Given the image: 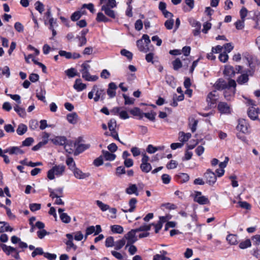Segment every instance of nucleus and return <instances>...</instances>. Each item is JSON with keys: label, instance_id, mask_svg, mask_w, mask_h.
I'll return each instance as SVG.
<instances>
[{"label": "nucleus", "instance_id": "f257e3e1", "mask_svg": "<svg viewBox=\"0 0 260 260\" xmlns=\"http://www.w3.org/2000/svg\"><path fill=\"white\" fill-rule=\"evenodd\" d=\"M67 240L64 241L67 248V251H70L73 249L74 251L76 250L77 246L73 243V239H74L76 241H81L83 238V235L81 231H78L74 234H67L66 235Z\"/></svg>", "mask_w": 260, "mask_h": 260}, {"label": "nucleus", "instance_id": "f03ea898", "mask_svg": "<svg viewBox=\"0 0 260 260\" xmlns=\"http://www.w3.org/2000/svg\"><path fill=\"white\" fill-rule=\"evenodd\" d=\"M66 167L63 165H55L52 169L49 170L47 173V177L50 180H53L55 178L54 175L60 176L64 172Z\"/></svg>", "mask_w": 260, "mask_h": 260}, {"label": "nucleus", "instance_id": "7ed1b4c3", "mask_svg": "<svg viewBox=\"0 0 260 260\" xmlns=\"http://www.w3.org/2000/svg\"><path fill=\"white\" fill-rule=\"evenodd\" d=\"M150 43V40L149 37L147 35H143L142 39L137 41V46L140 51L146 53L149 50L148 45Z\"/></svg>", "mask_w": 260, "mask_h": 260}, {"label": "nucleus", "instance_id": "20e7f679", "mask_svg": "<svg viewBox=\"0 0 260 260\" xmlns=\"http://www.w3.org/2000/svg\"><path fill=\"white\" fill-rule=\"evenodd\" d=\"M215 87L218 90L226 89L229 87H233L235 88L236 87V83L234 80L230 79L228 83L222 79H218L215 83Z\"/></svg>", "mask_w": 260, "mask_h": 260}, {"label": "nucleus", "instance_id": "39448f33", "mask_svg": "<svg viewBox=\"0 0 260 260\" xmlns=\"http://www.w3.org/2000/svg\"><path fill=\"white\" fill-rule=\"evenodd\" d=\"M82 69L80 72L82 73V78L88 81H95L98 79L97 76H91L89 73L90 66L86 63H83L81 65Z\"/></svg>", "mask_w": 260, "mask_h": 260}, {"label": "nucleus", "instance_id": "423d86ee", "mask_svg": "<svg viewBox=\"0 0 260 260\" xmlns=\"http://www.w3.org/2000/svg\"><path fill=\"white\" fill-rule=\"evenodd\" d=\"M137 232L136 229L132 230L128 232L126 235H125L124 238L125 240H127V244L125 248H127L129 245L135 243L138 239L136 236V234Z\"/></svg>", "mask_w": 260, "mask_h": 260}, {"label": "nucleus", "instance_id": "0eeeda50", "mask_svg": "<svg viewBox=\"0 0 260 260\" xmlns=\"http://www.w3.org/2000/svg\"><path fill=\"white\" fill-rule=\"evenodd\" d=\"M204 177L206 182L210 185H213L216 181L217 176L210 169H208L204 174Z\"/></svg>", "mask_w": 260, "mask_h": 260}, {"label": "nucleus", "instance_id": "6e6552de", "mask_svg": "<svg viewBox=\"0 0 260 260\" xmlns=\"http://www.w3.org/2000/svg\"><path fill=\"white\" fill-rule=\"evenodd\" d=\"M249 125L244 119H240L238 120V125L237 126V130L241 132L244 134H248Z\"/></svg>", "mask_w": 260, "mask_h": 260}, {"label": "nucleus", "instance_id": "1a4fd4ad", "mask_svg": "<svg viewBox=\"0 0 260 260\" xmlns=\"http://www.w3.org/2000/svg\"><path fill=\"white\" fill-rule=\"evenodd\" d=\"M93 89L95 95L93 98L94 102H97L100 99L102 100H104V96L105 94L104 90L99 88L97 85L93 86Z\"/></svg>", "mask_w": 260, "mask_h": 260}, {"label": "nucleus", "instance_id": "9d476101", "mask_svg": "<svg viewBox=\"0 0 260 260\" xmlns=\"http://www.w3.org/2000/svg\"><path fill=\"white\" fill-rule=\"evenodd\" d=\"M217 108L219 111L222 114H230L231 112L230 106L225 102H219Z\"/></svg>", "mask_w": 260, "mask_h": 260}, {"label": "nucleus", "instance_id": "9b49d317", "mask_svg": "<svg viewBox=\"0 0 260 260\" xmlns=\"http://www.w3.org/2000/svg\"><path fill=\"white\" fill-rule=\"evenodd\" d=\"M73 171L75 177L78 179H84L90 176L89 173H84L82 172L81 170L76 167L73 169Z\"/></svg>", "mask_w": 260, "mask_h": 260}, {"label": "nucleus", "instance_id": "f8f14e48", "mask_svg": "<svg viewBox=\"0 0 260 260\" xmlns=\"http://www.w3.org/2000/svg\"><path fill=\"white\" fill-rule=\"evenodd\" d=\"M194 200V201L201 205H205L209 203L208 199L205 196H201V192H197Z\"/></svg>", "mask_w": 260, "mask_h": 260}, {"label": "nucleus", "instance_id": "ddd939ff", "mask_svg": "<svg viewBox=\"0 0 260 260\" xmlns=\"http://www.w3.org/2000/svg\"><path fill=\"white\" fill-rule=\"evenodd\" d=\"M4 153H8L10 155H17L24 153V151L16 146H13L8 148L4 150Z\"/></svg>", "mask_w": 260, "mask_h": 260}, {"label": "nucleus", "instance_id": "4468645a", "mask_svg": "<svg viewBox=\"0 0 260 260\" xmlns=\"http://www.w3.org/2000/svg\"><path fill=\"white\" fill-rule=\"evenodd\" d=\"M185 5H182V10L184 12H190L194 7V0H184Z\"/></svg>", "mask_w": 260, "mask_h": 260}, {"label": "nucleus", "instance_id": "2eb2a0df", "mask_svg": "<svg viewBox=\"0 0 260 260\" xmlns=\"http://www.w3.org/2000/svg\"><path fill=\"white\" fill-rule=\"evenodd\" d=\"M137 202L138 201L136 198H133L131 199L128 202L129 208L128 209H122V211L124 213L134 212L136 209Z\"/></svg>", "mask_w": 260, "mask_h": 260}, {"label": "nucleus", "instance_id": "dca6fc26", "mask_svg": "<svg viewBox=\"0 0 260 260\" xmlns=\"http://www.w3.org/2000/svg\"><path fill=\"white\" fill-rule=\"evenodd\" d=\"M191 25L194 27L193 30V34L194 36L199 35L200 33V29L201 27V23L197 20H193L190 22Z\"/></svg>", "mask_w": 260, "mask_h": 260}, {"label": "nucleus", "instance_id": "f3484780", "mask_svg": "<svg viewBox=\"0 0 260 260\" xmlns=\"http://www.w3.org/2000/svg\"><path fill=\"white\" fill-rule=\"evenodd\" d=\"M217 100V97L216 95V91H213L208 94L206 100L208 105L211 106L216 103Z\"/></svg>", "mask_w": 260, "mask_h": 260}, {"label": "nucleus", "instance_id": "a211bd4d", "mask_svg": "<svg viewBox=\"0 0 260 260\" xmlns=\"http://www.w3.org/2000/svg\"><path fill=\"white\" fill-rule=\"evenodd\" d=\"M117 89V86L113 82L110 83L108 85L107 89V94L110 98H112L116 95L115 90Z\"/></svg>", "mask_w": 260, "mask_h": 260}, {"label": "nucleus", "instance_id": "6ab92c4d", "mask_svg": "<svg viewBox=\"0 0 260 260\" xmlns=\"http://www.w3.org/2000/svg\"><path fill=\"white\" fill-rule=\"evenodd\" d=\"M50 140L55 145H63L66 143L67 140L64 136H57Z\"/></svg>", "mask_w": 260, "mask_h": 260}, {"label": "nucleus", "instance_id": "aec40b11", "mask_svg": "<svg viewBox=\"0 0 260 260\" xmlns=\"http://www.w3.org/2000/svg\"><path fill=\"white\" fill-rule=\"evenodd\" d=\"M258 109L254 107H250L247 112L249 117L252 120H255L258 118Z\"/></svg>", "mask_w": 260, "mask_h": 260}, {"label": "nucleus", "instance_id": "412c9836", "mask_svg": "<svg viewBox=\"0 0 260 260\" xmlns=\"http://www.w3.org/2000/svg\"><path fill=\"white\" fill-rule=\"evenodd\" d=\"M67 119L69 123L75 124L78 122V116L76 112H73L67 115Z\"/></svg>", "mask_w": 260, "mask_h": 260}, {"label": "nucleus", "instance_id": "4be33fe9", "mask_svg": "<svg viewBox=\"0 0 260 260\" xmlns=\"http://www.w3.org/2000/svg\"><path fill=\"white\" fill-rule=\"evenodd\" d=\"M235 92V88L229 87L225 89L224 91V96L226 100H231L232 97L234 96Z\"/></svg>", "mask_w": 260, "mask_h": 260}, {"label": "nucleus", "instance_id": "5701e85b", "mask_svg": "<svg viewBox=\"0 0 260 260\" xmlns=\"http://www.w3.org/2000/svg\"><path fill=\"white\" fill-rule=\"evenodd\" d=\"M86 85L85 84L81 82L80 79H77L76 80L75 84L74 85V88L78 91H80L85 89Z\"/></svg>", "mask_w": 260, "mask_h": 260}, {"label": "nucleus", "instance_id": "b1692460", "mask_svg": "<svg viewBox=\"0 0 260 260\" xmlns=\"http://www.w3.org/2000/svg\"><path fill=\"white\" fill-rule=\"evenodd\" d=\"M125 192L128 194H135L137 196L139 195L138 188L136 184H130L126 189Z\"/></svg>", "mask_w": 260, "mask_h": 260}, {"label": "nucleus", "instance_id": "393cba45", "mask_svg": "<svg viewBox=\"0 0 260 260\" xmlns=\"http://www.w3.org/2000/svg\"><path fill=\"white\" fill-rule=\"evenodd\" d=\"M111 9L108 8L107 6H102L101 8L102 11H104L106 15L112 18H115L116 17L115 11Z\"/></svg>", "mask_w": 260, "mask_h": 260}, {"label": "nucleus", "instance_id": "a878e982", "mask_svg": "<svg viewBox=\"0 0 260 260\" xmlns=\"http://www.w3.org/2000/svg\"><path fill=\"white\" fill-rule=\"evenodd\" d=\"M102 155L103 156V157H104L106 160H114L116 158L115 154L112 153V152L110 153L109 151L106 150L102 151Z\"/></svg>", "mask_w": 260, "mask_h": 260}, {"label": "nucleus", "instance_id": "bb28decb", "mask_svg": "<svg viewBox=\"0 0 260 260\" xmlns=\"http://www.w3.org/2000/svg\"><path fill=\"white\" fill-rule=\"evenodd\" d=\"M188 125L192 133H194L197 129V126L198 123V120L195 119L193 117H189L188 119Z\"/></svg>", "mask_w": 260, "mask_h": 260}, {"label": "nucleus", "instance_id": "cd10ccee", "mask_svg": "<svg viewBox=\"0 0 260 260\" xmlns=\"http://www.w3.org/2000/svg\"><path fill=\"white\" fill-rule=\"evenodd\" d=\"M176 180L180 183H184L188 181L189 177L186 173H180L175 176Z\"/></svg>", "mask_w": 260, "mask_h": 260}, {"label": "nucleus", "instance_id": "c85d7f7f", "mask_svg": "<svg viewBox=\"0 0 260 260\" xmlns=\"http://www.w3.org/2000/svg\"><path fill=\"white\" fill-rule=\"evenodd\" d=\"M64 145V149L67 152L71 154L74 151V148L75 147V144L72 141H67Z\"/></svg>", "mask_w": 260, "mask_h": 260}, {"label": "nucleus", "instance_id": "c756f323", "mask_svg": "<svg viewBox=\"0 0 260 260\" xmlns=\"http://www.w3.org/2000/svg\"><path fill=\"white\" fill-rule=\"evenodd\" d=\"M179 135V141L182 142H185L187 141L191 137V134L189 133L185 134L183 132H180Z\"/></svg>", "mask_w": 260, "mask_h": 260}, {"label": "nucleus", "instance_id": "7c9ffc66", "mask_svg": "<svg viewBox=\"0 0 260 260\" xmlns=\"http://www.w3.org/2000/svg\"><path fill=\"white\" fill-rule=\"evenodd\" d=\"M2 248L3 250L7 254V255H10L12 254V253L14 251H16V249L11 247L10 246H7L5 244H3L2 246Z\"/></svg>", "mask_w": 260, "mask_h": 260}, {"label": "nucleus", "instance_id": "2f4dec72", "mask_svg": "<svg viewBox=\"0 0 260 260\" xmlns=\"http://www.w3.org/2000/svg\"><path fill=\"white\" fill-rule=\"evenodd\" d=\"M249 80L247 73L243 74L237 79V82L240 84H243L248 82Z\"/></svg>", "mask_w": 260, "mask_h": 260}, {"label": "nucleus", "instance_id": "473e14b6", "mask_svg": "<svg viewBox=\"0 0 260 260\" xmlns=\"http://www.w3.org/2000/svg\"><path fill=\"white\" fill-rule=\"evenodd\" d=\"M140 169L143 172L148 173L152 169V167L150 163H141Z\"/></svg>", "mask_w": 260, "mask_h": 260}, {"label": "nucleus", "instance_id": "72a5a7b5", "mask_svg": "<svg viewBox=\"0 0 260 260\" xmlns=\"http://www.w3.org/2000/svg\"><path fill=\"white\" fill-rule=\"evenodd\" d=\"M226 240L232 245H236L238 243L237 236L235 235H229L226 237Z\"/></svg>", "mask_w": 260, "mask_h": 260}, {"label": "nucleus", "instance_id": "f704fd0d", "mask_svg": "<svg viewBox=\"0 0 260 260\" xmlns=\"http://www.w3.org/2000/svg\"><path fill=\"white\" fill-rule=\"evenodd\" d=\"M111 231L114 233L122 234L123 228L119 225H113L111 226Z\"/></svg>", "mask_w": 260, "mask_h": 260}, {"label": "nucleus", "instance_id": "c9c22d12", "mask_svg": "<svg viewBox=\"0 0 260 260\" xmlns=\"http://www.w3.org/2000/svg\"><path fill=\"white\" fill-rule=\"evenodd\" d=\"M14 110L18 113V114L21 117H24L26 116V112L24 108L19 107L18 105H16L14 107Z\"/></svg>", "mask_w": 260, "mask_h": 260}, {"label": "nucleus", "instance_id": "e433bc0d", "mask_svg": "<svg viewBox=\"0 0 260 260\" xmlns=\"http://www.w3.org/2000/svg\"><path fill=\"white\" fill-rule=\"evenodd\" d=\"M27 129V126L25 124H20L18 125L16 132L19 135H22L26 133Z\"/></svg>", "mask_w": 260, "mask_h": 260}, {"label": "nucleus", "instance_id": "4c0bfd02", "mask_svg": "<svg viewBox=\"0 0 260 260\" xmlns=\"http://www.w3.org/2000/svg\"><path fill=\"white\" fill-rule=\"evenodd\" d=\"M96 20L98 22H107L110 19L106 17L102 12H99L97 14Z\"/></svg>", "mask_w": 260, "mask_h": 260}, {"label": "nucleus", "instance_id": "58836bf2", "mask_svg": "<svg viewBox=\"0 0 260 260\" xmlns=\"http://www.w3.org/2000/svg\"><path fill=\"white\" fill-rule=\"evenodd\" d=\"M125 242L126 241L124 238L115 242L114 243L115 249L116 250L120 249L125 244Z\"/></svg>", "mask_w": 260, "mask_h": 260}, {"label": "nucleus", "instance_id": "ea45409f", "mask_svg": "<svg viewBox=\"0 0 260 260\" xmlns=\"http://www.w3.org/2000/svg\"><path fill=\"white\" fill-rule=\"evenodd\" d=\"M173 69L174 70H178L181 68L182 66V62L179 58H176L175 60L172 62Z\"/></svg>", "mask_w": 260, "mask_h": 260}, {"label": "nucleus", "instance_id": "a19ab883", "mask_svg": "<svg viewBox=\"0 0 260 260\" xmlns=\"http://www.w3.org/2000/svg\"><path fill=\"white\" fill-rule=\"evenodd\" d=\"M130 113L134 116H140L139 118H142V113L140 108L136 107L130 110Z\"/></svg>", "mask_w": 260, "mask_h": 260}, {"label": "nucleus", "instance_id": "79ce46f5", "mask_svg": "<svg viewBox=\"0 0 260 260\" xmlns=\"http://www.w3.org/2000/svg\"><path fill=\"white\" fill-rule=\"evenodd\" d=\"M96 205L98 206L101 209V210L103 211H105L109 209H110V207L108 205L105 204L103 203L102 201L98 200L96 201Z\"/></svg>", "mask_w": 260, "mask_h": 260}, {"label": "nucleus", "instance_id": "37998d69", "mask_svg": "<svg viewBox=\"0 0 260 260\" xmlns=\"http://www.w3.org/2000/svg\"><path fill=\"white\" fill-rule=\"evenodd\" d=\"M224 73L225 74L230 76L232 75H235V71L233 67L231 66H226L225 67Z\"/></svg>", "mask_w": 260, "mask_h": 260}, {"label": "nucleus", "instance_id": "c03bdc74", "mask_svg": "<svg viewBox=\"0 0 260 260\" xmlns=\"http://www.w3.org/2000/svg\"><path fill=\"white\" fill-rule=\"evenodd\" d=\"M66 164L69 167V168L72 171L76 168L75 163L73 160V158L72 157H68L66 160Z\"/></svg>", "mask_w": 260, "mask_h": 260}, {"label": "nucleus", "instance_id": "a18cd8bd", "mask_svg": "<svg viewBox=\"0 0 260 260\" xmlns=\"http://www.w3.org/2000/svg\"><path fill=\"white\" fill-rule=\"evenodd\" d=\"M60 218L61 221L66 223H68L71 221V217L67 213H61Z\"/></svg>", "mask_w": 260, "mask_h": 260}, {"label": "nucleus", "instance_id": "49530a36", "mask_svg": "<svg viewBox=\"0 0 260 260\" xmlns=\"http://www.w3.org/2000/svg\"><path fill=\"white\" fill-rule=\"evenodd\" d=\"M114 238L113 237L110 236L107 238L105 241V245L107 247H111L114 246Z\"/></svg>", "mask_w": 260, "mask_h": 260}, {"label": "nucleus", "instance_id": "de8ad7c7", "mask_svg": "<svg viewBox=\"0 0 260 260\" xmlns=\"http://www.w3.org/2000/svg\"><path fill=\"white\" fill-rule=\"evenodd\" d=\"M35 6L36 9L40 13H42L44 10V6L43 3L40 1H37L36 2Z\"/></svg>", "mask_w": 260, "mask_h": 260}, {"label": "nucleus", "instance_id": "09e8293b", "mask_svg": "<svg viewBox=\"0 0 260 260\" xmlns=\"http://www.w3.org/2000/svg\"><path fill=\"white\" fill-rule=\"evenodd\" d=\"M120 53L122 55L126 57L129 60H131L133 58V53L126 49H122Z\"/></svg>", "mask_w": 260, "mask_h": 260}, {"label": "nucleus", "instance_id": "8fccbe9b", "mask_svg": "<svg viewBox=\"0 0 260 260\" xmlns=\"http://www.w3.org/2000/svg\"><path fill=\"white\" fill-rule=\"evenodd\" d=\"M67 75L70 78H73L77 75L76 70L74 68H71L66 71Z\"/></svg>", "mask_w": 260, "mask_h": 260}, {"label": "nucleus", "instance_id": "3c124183", "mask_svg": "<svg viewBox=\"0 0 260 260\" xmlns=\"http://www.w3.org/2000/svg\"><path fill=\"white\" fill-rule=\"evenodd\" d=\"M251 242L249 239H247L244 241L241 242L239 244V247L241 249H245L251 246Z\"/></svg>", "mask_w": 260, "mask_h": 260}, {"label": "nucleus", "instance_id": "603ef678", "mask_svg": "<svg viewBox=\"0 0 260 260\" xmlns=\"http://www.w3.org/2000/svg\"><path fill=\"white\" fill-rule=\"evenodd\" d=\"M255 22L254 28L260 30V13H258L253 18Z\"/></svg>", "mask_w": 260, "mask_h": 260}, {"label": "nucleus", "instance_id": "864d4df0", "mask_svg": "<svg viewBox=\"0 0 260 260\" xmlns=\"http://www.w3.org/2000/svg\"><path fill=\"white\" fill-rule=\"evenodd\" d=\"M174 20L172 18L168 19L165 22V26L167 29H171L174 25Z\"/></svg>", "mask_w": 260, "mask_h": 260}, {"label": "nucleus", "instance_id": "5fc2aeb1", "mask_svg": "<svg viewBox=\"0 0 260 260\" xmlns=\"http://www.w3.org/2000/svg\"><path fill=\"white\" fill-rule=\"evenodd\" d=\"M46 94V91L45 90L41 89V91L37 93V97L38 99L44 102H46L45 94Z\"/></svg>", "mask_w": 260, "mask_h": 260}, {"label": "nucleus", "instance_id": "6e6d98bb", "mask_svg": "<svg viewBox=\"0 0 260 260\" xmlns=\"http://www.w3.org/2000/svg\"><path fill=\"white\" fill-rule=\"evenodd\" d=\"M108 125L110 131H115L116 125V120L114 119H111L108 122Z\"/></svg>", "mask_w": 260, "mask_h": 260}, {"label": "nucleus", "instance_id": "4d7b16f0", "mask_svg": "<svg viewBox=\"0 0 260 260\" xmlns=\"http://www.w3.org/2000/svg\"><path fill=\"white\" fill-rule=\"evenodd\" d=\"M124 99L125 105H133L134 103L135 99L131 98L125 94H123Z\"/></svg>", "mask_w": 260, "mask_h": 260}, {"label": "nucleus", "instance_id": "13d9d810", "mask_svg": "<svg viewBox=\"0 0 260 260\" xmlns=\"http://www.w3.org/2000/svg\"><path fill=\"white\" fill-rule=\"evenodd\" d=\"M244 20H239L235 23V26L237 29H242L244 27Z\"/></svg>", "mask_w": 260, "mask_h": 260}, {"label": "nucleus", "instance_id": "bf43d9fd", "mask_svg": "<svg viewBox=\"0 0 260 260\" xmlns=\"http://www.w3.org/2000/svg\"><path fill=\"white\" fill-rule=\"evenodd\" d=\"M82 14L81 11H77L74 12L71 16V19L72 21H77L80 18Z\"/></svg>", "mask_w": 260, "mask_h": 260}, {"label": "nucleus", "instance_id": "052dcab7", "mask_svg": "<svg viewBox=\"0 0 260 260\" xmlns=\"http://www.w3.org/2000/svg\"><path fill=\"white\" fill-rule=\"evenodd\" d=\"M49 232H47L44 229L37 232L38 237L41 239H43L45 236L49 235Z\"/></svg>", "mask_w": 260, "mask_h": 260}, {"label": "nucleus", "instance_id": "680f3d73", "mask_svg": "<svg viewBox=\"0 0 260 260\" xmlns=\"http://www.w3.org/2000/svg\"><path fill=\"white\" fill-rule=\"evenodd\" d=\"M250 13V12H249V13ZM240 13L241 19L245 20V17L248 15V11L246 9V8L243 7L241 9V10L240 11Z\"/></svg>", "mask_w": 260, "mask_h": 260}, {"label": "nucleus", "instance_id": "e2e57ef3", "mask_svg": "<svg viewBox=\"0 0 260 260\" xmlns=\"http://www.w3.org/2000/svg\"><path fill=\"white\" fill-rule=\"evenodd\" d=\"M41 205L40 204L32 203L29 205L30 210L32 211H36L40 209Z\"/></svg>", "mask_w": 260, "mask_h": 260}, {"label": "nucleus", "instance_id": "0e129e2a", "mask_svg": "<svg viewBox=\"0 0 260 260\" xmlns=\"http://www.w3.org/2000/svg\"><path fill=\"white\" fill-rule=\"evenodd\" d=\"M144 116L145 117L151 121H154L155 119V113H143L142 117Z\"/></svg>", "mask_w": 260, "mask_h": 260}, {"label": "nucleus", "instance_id": "69168bd1", "mask_svg": "<svg viewBox=\"0 0 260 260\" xmlns=\"http://www.w3.org/2000/svg\"><path fill=\"white\" fill-rule=\"evenodd\" d=\"M151 229V224H144L141 226H140L139 228L136 229V231L137 232H140V231H148Z\"/></svg>", "mask_w": 260, "mask_h": 260}, {"label": "nucleus", "instance_id": "338daca9", "mask_svg": "<svg viewBox=\"0 0 260 260\" xmlns=\"http://www.w3.org/2000/svg\"><path fill=\"white\" fill-rule=\"evenodd\" d=\"M126 173L125 168L123 166H120L116 168V174L117 176H120L122 174Z\"/></svg>", "mask_w": 260, "mask_h": 260}, {"label": "nucleus", "instance_id": "774afa93", "mask_svg": "<svg viewBox=\"0 0 260 260\" xmlns=\"http://www.w3.org/2000/svg\"><path fill=\"white\" fill-rule=\"evenodd\" d=\"M178 163L176 160H171L169 164L166 166V167L168 169H173L177 167Z\"/></svg>", "mask_w": 260, "mask_h": 260}]
</instances>
